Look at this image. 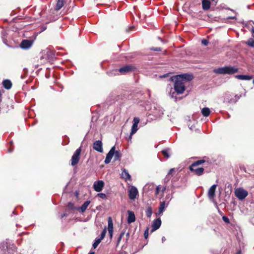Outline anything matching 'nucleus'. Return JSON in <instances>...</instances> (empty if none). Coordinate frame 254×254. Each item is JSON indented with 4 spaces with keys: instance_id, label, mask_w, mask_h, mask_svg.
<instances>
[{
    "instance_id": "2f4dec72",
    "label": "nucleus",
    "mask_w": 254,
    "mask_h": 254,
    "mask_svg": "<svg viewBox=\"0 0 254 254\" xmlns=\"http://www.w3.org/2000/svg\"><path fill=\"white\" fill-rule=\"evenodd\" d=\"M247 44L252 47H254V40L252 38L250 39L247 42Z\"/></svg>"
},
{
    "instance_id": "09e8293b",
    "label": "nucleus",
    "mask_w": 254,
    "mask_h": 254,
    "mask_svg": "<svg viewBox=\"0 0 254 254\" xmlns=\"http://www.w3.org/2000/svg\"><path fill=\"white\" fill-rule=\"evenodd\" d=\"M12 150H13V148H10V149H9L8 150V152H12Z\"/></svg>"
},
{
    "instance_id": "c85d7f7f",
    "label": "nucleus",
    "mask_w": 254,
    "mask_h": 254,
    "mask_svg": "<svg viewBox=\"0 0 254 254\" xmlns=\"http://www.w3.org/2000/svg\"><path fill=\"white\" fill-rule=\"evenodd\" d=\"M152 214V208L150 206H148L146 211L145 214L146 216L148 218H150Z\"/></svg>"
},
{
    "instance_id": "20e7f679",
    "label": "nucleus",
    "mask_w": 254,
    "mask_h": 254,
    "mask_svg": "<svg viewBox=\"0 0 254 254\" xmlns=\"http://www.w3.org/2000/svg\"><path fill=\"white\" fill-rule=\"evenodd\" d=\"M204 162L205 160L203 159L195 161L189 167V169L194 174L197 176H200L203 173L204 169L202 167L197 168V167Z\"/></svg>"
},
{
    "instance_id": "9d476101",
    "label": "nucleus",
    "mask_w": 254,
    "mask_h": 254,
    "mask_svg": "<svg viewBox=\"0 0 254 254\" xmlns=\"http://www.w3.org/2000/svg\"><path fill=\"white\" fill-rule=\"evenodd\" d=\"M128 197L131 200L135 199L138 193L137 188L134 186H131V188L128 190Z\"/></svg>"
},
{
    "instance_id": "39448f33",
    "label": "nucleus",
    "mask_w": 254,
    "mask_h": 254,
    "mask_svg": "<svg viewBox=\"0 0 254 254\" xmlns=\"http://www.w3.org/2000/svg\"><path fill=\"white\" fill-rule=\"evenodd\" d=\"M238 71V68L235 66H226L215 69L214 72L216 73L221 74H232Z\"/></svg>"
},
{
    "instance_id": "4be33fe9",
    "label": "nucleus",
    "mask_w": 254,
    "mask_h": 254,
    "mask_svg": "<svg viewBox=\"0 0 254 254\" xmlns=\"http://www.w3.org/2000/svg\"><path fill=\"white\" fill-rule=\"evenodd\" d=\"M2 85L5 89H10L12 86V83L10 80L5 79L2 81Z\"/></svg>"
},
{
    "instance_id": "603ef678",
    "label": "nucleus",
    "mask_w": 254,
    "mask_h": 254,
    "mask_svg": "<svg viewBox=\"0 0 254 254\" xmlns=\"http://www.w3.org/2000/svg\"><path fill=\"white\" fill-rule=\"evenodd\" d=\"M230 18H231V19H234V18H235V17H230Z\"/></svg>"
},
{
    "instance_id": "1a4fd4ad",
    "label": "nucleus",
    "mask_w": 254,
    "mask_h": 254,
    "mask_svg": "<svg viewBox=\"0 0 254 254\" xmlns=\"http://www.w3.org/2000/svg\"><path fill=\"white\" fill-rule=\"evenodd\" d=\"M40 61L41 63H44L49 61L51 52L48 50L43 51L41 53Z\"/></svg>"
},
{
    "instance_id": "c9c22d12",
    "label": "nucleus",
    "mask_w": 254,
    "mask_h": 254,
    "mask_svg": "<svg viewBox=\"0 0 254 254\" xmlns=\"http://www.w3.org/2000/svg\"><path fill=\"white\" fill-rule=\"evenodd\" d=\"M222 219L227 224H229L230 223V220H229V219L227 217V216H223L222 217Z\"/></svg>"
},
{
    "instance_id": "6e6552de",
    "label": "nucleus",
    "mask_w": 254,
    "mask_h": 254,
    "mask_svg": "<svg viewBox=\"0 0 254 254\" xmlns=\"http://www.w3.org/2000/svg\"><path fill=\"white\" fill-rule=\"evenodd\" d=\"M235 193L236 197L240 200L245 198L248 194V191L242 188L236 189Z\"/></svg>"
},
{
    "instance_id": "f03ea898",
    "label": "nucleus",
    "mask_w": 254,
    "mask_h": 254,
    "mask_svg": "<svg viewBox=\"0 0 254 254\" xmlns=\"http://www.w3.org/2000/svg\"><path fill=\"white\" fill-rule=\"evenodd\" d=\"M15 247L9 240L6 239L0 244V254H13Z\"/></svg>"
},
{
    "instance_id": "58836bf2",
    "label": "nucleus",
    "mask_w": 254,
    "mask_h": 254,
    "mask_svg": "<svg viewBox=\"0 0 254 254\" xmlns=\"http://www.w3.org/2000/svg\"><path fill=\"white\" fill-rule=\"evenodd\" d=\"M160 189H161V188H160V186H158L156 187V190H155V194L156 195L158 194V193L160 190Z\"/></svg>"
},
{
    "instance_id": "dca6fc26",
    "label": "nucleus",
    "mask_w": 254,
    "mask_h": 254,
    "mask_svg": "<svg viewBox=\"0 0 254 254\" xmlns=\"http://www.w3.org/2000/svg\"><path fill=\"white\" fill-rule=\"evenodd\" d=\"M108 230L110 236L112 238L113 234V223L111 217L108 218Z\"/></svg>"
},
{
    "instance_id": "7c9ffc66",
    "label": "nucleus",
    "mask_w": 254,
    "mask_h": 254,
    "mask_svg": "<svg viewBox=\"0 0 254 254\" xmlns=\"http://www.w3.org/2000/svg\"><path fill=\"white\" fill-rule=\"evenodd\" d=\"M1 35V38L3 40V43H5V44H6V39H5V37L6 36V35H7L6 32L4 31H2Z\"/></svg>"
},
{
    "instance_id": "5701e85b",
    "label": "nucleus",
    "mask_w": 254,
    "mask_h": 254,
    "mask_svg": "<svg viewBox=\"0 0 254 254\" xmlns=\"http://www.w3.org/2000/svg\"><path fill=\"white\" fill-rule=\"evenodd\" d=\"M64 0H58L55 7V9L57 11L61 9L64 5Z\"/></svg>"
},
{
    "instance_id": "e433bc0d",
    "label": "nucleus",
    "mask_w": 254,
    "mask_h": 254,
    "mask_svg": "<svg viewBox=\"0 0 254 254\" xmlns=\"http://www.w3.org/2000/svg\"><path fill=\"white\" fill-rule=\"evenodd\" d=\"M201 43L204 46H207L208 44V41L205 39H203L201 40Z\"/></svg>"
},
{
    "instance_id": "f257e3e1",
    "label": "nucleus",
    "mask_w": 254,
    "mask_h": 254,
    "mask_svg": "<svg viewBox=\"0 0 254 254\" xmlns=\"http://www.w3.org/2000/svg\"><path fill=\"white\" fill-rule=\"evenodd\" d=\"M171 80H174V91H171L170 96L172 98L176 100L177 94H182L186 89L185 83L187 81H190L193 79V76L189 74H183L177 75L171 78Z\"/></svg>"
},
{
    "instance_id": "9b49d317",
    "label": "nucleus",
    "mask_w": 254,
    "mask_h": 254,
    "mask_svg": "<svg viewBox=\"0 0 254 254\" xmlns=\"http://www.w3.org/2000/svg\"><path fill=\"white\" fill-rule=\"evenodd\" d=\"M134 69L135 68L133 66L127 64L120 68L119 69V71L122 74H126L133 71Z\"/></svg>"
},
{
    "instance_id": "f704fd0d",
    "label": "nucleus",
    "mask_w": 254,
    "mask_h": 254,
    "mask_svg": "<svg viewBox=\"0 0 254 254\" xmlns=\"http://www.w3.org/2000/svg\"><path fill=\"white\" fill-rule=\"evenodd\" d=\"M125 235V232H122L121 233L118 239V244L120 243L121 240H122V238L124 237Z\"/></svg>"
},
{
    "instance_id": "f8f14e48",
    "label": "nucleus",
    "mask_w": 254,
    "mask_h": 254,
    "mask_svg": "<svg viewBox=\"0 0 254 254\" xmlns=\"http://www.w3.org/2000/svg\"><path fill=\"white\" fill-rule=\"evenodd\" d=\"M104 186V182L101 180L95 182L93 184V188L97 192L101 191L103 190Z\"/></svg>"
},
{
    "instance_id": "4468645a",
    "label": "nucleus",
    "mask_w": 254,
    "mask_h": 254,
    "mask_svg": "<svg viewBox=\"0 0 254 254\" xmlns=\"http://www.w3.org/2000/svg\"><path fill=\"white\" fill-rule=\"evenodd\" d=\"M33 42L29 40H23L20 45V47L23 49H27L31 47Z\"/></svg>"
},
{
    "instance_id": "a878e982",
    "label": "nucleus",
    "mask_w": 254,
    "mask_h": 254,
    "mask_svg": "<svg viewBox=\"0 0 254 254\" xmlns=\"http://www.w3.org/2000/svg\"><path fill=\"white\" fill-rule=\"evenodd\" d=\"M165 202L164 201L161 202L159 207L158 214H159V215L161 214L163 212V211L165 209Z\"/></svg>"
},
{
    "instance_id": "f3484780",
    "label": "nucleus",
    "mask_w": 254,
    "mask_h": 254,
    "mask_svg": "<svg viewBox=\"0 0 254 254\" xmlns=\"http://www.w3.org/2000/svg\"><path fill=\"white\" fill-rule=\"evenodd\" d=\"M216 187L217 185H213L209 189L208 192V196L210 199H213L214 198Z\"/></svg>"
},
{
    "instance_id": "6ab92c4d",
    "label": "nucleus",
    "mask_w": 254,
    "mask_h": 254,
    "mask_svg": "<svg viewBox=\"0 0 254 254\" xmlns=\"http://www.w3.org/2000/svg\"><path fill=\"white\" fill-rule=\"evenodd\" d=\"M153 114L156 117H160L164 114V110L160 107H154Z\"/></svg>"
},
{
    "instance_id": "aec40b11",
    "label": "nucleus",
    "mask_w": 254,
    "mask_h": 254,
    "mask_svg": "<svg viewBox=\"0 0 254 254\" xmlns=\"http://www.w3.org/2000/svg\"><path fill=\"white\" fill-rule=\"evenodd\" d=\"M135 220V217L134 213L130 211H128L127 222L128 223H131Z\"/></svg>"
},
{
    "instance_id": "a18cd8bd",
    "label": "nucleus",
    "mask_w": 254,
    "mask_h": 254,
    "mask_svg": "<svg viewBox=\"0 0 254 254\" xmlns=\"http://www.w3.org/2000/svg\"><path fill=\"white\" fill-rule=\"evenodd\" d=\"M166 241V238H165V237H163L162 238V242L163 243V242H164V241Z\"/></svg>"
},
{
    "instance_id": "4c0bfd02",
    "label": "nucleus",
    "mask_w": 254,
    "mask_h": 254,
    "mask_svg": "<svg viewBox=\"0 0 254 254\" xmlns=\"http://www.w3.org/2000/svg\"><path fill=\"white\" fill-rule=\"evenodd\" d=\"M149 228H147L144 232V236L145 239H147L148 236Z\"/></svg>"
},
{
    "instance_id": "423d86ee",
    "label": "nucleus",
    "mask_w": 254,
    "mask_h": 254,
    "mask_svg": "<svg viewBox=\"0 0 254 254\" xmlns=\"http://www.w3.org/2000/svg\"><path fill=\"white\" fill-rule=\"evenodd\" d=\"M81 147L76 150L71 159V165L73 166L78 164L81 153Z\"/></svg>"
},
{
    "instance_id": "ddd939ff",
    "label": "nucleus",
    "mask_w": 254,
    "mask_h": 254,
    "mask_svg": "<svg viewBox=\"0 0 254 254\" xmlns=\"http://www.w3.org/2000/svg\"><path fill=\"white\" fill-rule=\"evenodd\" d=\"M93 148L100 152L102 153L103 152V144L101 140L95 141L93 144Z\"/></svg>"
},
{
    "instance_id": "7ed1b4c3",
    "label": "nucleus",
    "mask_w": 254,
    "mask_h": 254,
    "mask_svg": "<svg viewBox=\"0 0 254 254\" xmlns=\"http://www.w3.org/2000/svg\"><path fill=\"white\" fill-rule=\"evenodd\" d=\"M115 156L114 161L120 160L122 154L120 151H116L115 146L112 147L109 152L107 153L106 158L104 160V163L108 164L111 162V159L113 156Z\"/></svg>"
},
{
    "instance_id": "393cba45",
    "label": "nucleus",
    "mask_w": 254,
    "mask_h": 254,
    "mask_svg": "<svg viewBox=\"0 0 254 254\" xmlns=\"http://www.w3.org/2000/svg\"><path fill=\"white\" fill-rule=\"evenodd\" d=\"M90 203V201L87 200L85 202H84L83 204L81 205L80 209L82 213L85 211Z\"/></svg>"
},
{
    "instance_id": "0eeeda50",
    "label": "nucleus",
    "mask_w": 254,
    "mask_h": 254,
    "mask_svg": "<svg viewBox=\"0 0 254 254\" xmlns=\"http://www.w3.org/2000/svg\"><path fill=\"white\" fill-rule=\"evenodd\" d=\"M140 119L138 117H134L133 119V123L131 127L130 135L128 138V140L131 141L132 135L135 133L138 130V124L139 123Z\"/></svg>"
},
{
    "instance_id": "3c124183",
    "label": "nucleus",
    "mask_w": 254,
    "mask_h": 254,
    "mask_svg": "<svg viewBox=\"0 0 254 254\" xmlns=\"http://www.w3.org/2000/svg\"><path fill=\"white\" fill-rule=\"evenodd\" d=\"M252 32L253 33H254V27H253L252 29Z\"/></svg>"
},
{
    "instance_id": "cd10ccee",
    "label": "nucleus",
    "mask_w": 254,
    "mask_h": 254,
    "mask_svg": "<svg viewBox=\"0 0 254 254\" xmlns=\"http://www.w3.org/2000/svg\"><path fill=\"white\" fill-rule=\"evenodd\" d=\"M170 149L168 148L164 149L162 151L163 155L166 158H169L170 157Z\"/></svg>"
},
{
    "instance_id": "a19ab883",
    "label": "nucleus",
    "mask_w": 254,
    "mask_h": 254,
    "mask_svg": "<svg viewBox=\"0 0 254 254\" xmlns=\"http://www.w3.org/2000/svg\"><path fill=\"white\" fill-rule=\"evenodd\" d=\"M174 171V168L171 169L169 170V172L168 173V175L171 174Z\"/></svg>"
},
{
    "instance_id": "72a5a7b5",
    "label": "nucleus",
    "mask_w": 254,
    "mask_h": 254,
    "mask_svg": "<svg viewBox=\"0 0 254 254\" xmlns=\"http://www.w3.org/2000/svg\"><path fill=\"white\" fill-rule=\"evenodd\" d=\"M98 196H99L100 198L105 199L107 198V196L105 193H100L97 194Z\"/></svg>"
},
{
    "instance_id": "c03bdc74",
    "label": "nucleus",
    "mask_w": 254,
    "mask_h": 254,
    "mask_svg": "<svg viewBox=\"0 0 254 254\" xmlns=\"http://www.w3.org/2000/svg\"><path fill=\"white\" fill-rule=\"evenodd\" d=\"M72 206V204L71 203H70V202L68 203V206L69 207L71 208Z\"/></svg>"
},
{
    "instance_id": "de8ad7c7",
    "label": "nucleus",
    "mask_w": 254,
    "mask_h": 254,
    "mask_svg": "<svg viewBox=\"0 0 254 254\" xmlns=\"http://www.w3.org/2000/svg\"><path fill=\"white\" fill-rule=\"evenodd\" d=\"M235 254H241V251H238Z\"/></svg>"
},
{
    "instance_id": "473e14b6",
    "label": "nucleus",
    "mask_w": 254,
    "mask_h": 254,
    "mask_svg": "<svg viewBox=\"0 0 254 254\" xmlns=\"http://www.w3.org/2000/svg\"><path fill=\"white\" fill-rule=\"evenodd\" d=\"M106 232H107L106 228L105 227V228L103 229V230L102 231V232L101 234L100 238L99 239H101V240H102L104 238V237L106 235Z\"/></svg>"
},
{
    "instance_id": "b1692460",
    "label": "nucleus",
    "mask_w": 254,
    "mask_h": 254,
    "mask_svg": "<svg viewBox=\"0 0 254 254\" xmlns=\"http://www.w3.org/2000/svg\"><path fill=\"white\" fill-rule=\"evenodd\" d=\"M236 77L241 80H250L252 79L253 76L247 75H238L236 76Z\"/></svg>"
},
{
    "instance_id": "bb28decb",
    "label": "nucleus",
    "mask_w": 254,
    "mask_h": 254,
    "mask_svg": "<svg viewBox=\"0 0 254 254\" xmlns=\"http://www.w3.org/2000/svg\"><path fill=\"white\" fill-rule=\"evenodd\" d=\"M202 114L204 117H207L209 115L210 111L208 108H203L201 110Z\"/></svg>"
},
{
    "instance_id": "864d4df0",
    "label": "nucleus",
    "mask_w": 254,
    "mask_h": 254,
    "mask_svg": "<svg viewBox=\"0 0 254 254\" xmlns=\"http://www.w3.org/2000/svg\"><path fill=\"white\" fill-rule=\"evenodd\" d=\"M158 38L160 39L162 41H163L160 38V37H158Z\"/></svg>"
},
{
    "instance_id": "412c9836",
    "label": "nucleus",
    "mask_w": 254,
    "mask_h": 254,
    "mask_svg": "<svg viewBox=\"0 0 254 254\" xmlns=\"http://www.w3.org/2000/svg\"><path fill=\"white\" fill-rule=\"evenodd\" d=\"M210 2L208 0H203L202 1V8L204 10L209 9L210 7Z\"/></svg>"
},
{
    "instance_id": "4d7b16f0",
    "label": "nucleus",
    "mask_w": 254,
    "mask_h": 254,
    "mask_svg": "<svg viewBox=\"0 0 254 254\" xmlns=\"http://www.w3.org/2000/svg\"><path fill=\"white\" fill-rule=\"evenodd\" d=\"M253 23L254 24V23L253 22Z\"/></svg>"
},
{
    "instance_id": "a211bd4d",
    "label": "nucleus",
    "mask_w": 254,
    "mask_h": 254,
    "mask_svg": "<svg viewBox=\"0 0 254 254\" xmlns=\"http://www.w3.org/2000/svg\"><path fill=\"white\" fill-rule=\"evenodd\" d=\"M121 177L123 179H125L126 181H131V176L128 172L125 169L122 170Z\"/></svg>"
},
{
    "instance_id": "5fc2aeb1",
    "label": "nucleus",
    "mask_w": 254,
    "mask_h": 254,
    "mask_svg": "<svg viewBox=\"0 0 254 254\" xmlns=\"http://www.w3.org/2000/svg\"><path fill=\"white\" fill-rule=\"evenodd\" d=\"M21 78H24V76L23 75H21Z\"/></svg>"
},
{
    "instance_id": "8fccbe9b",
    "label": "nucleus",
    "mask_w": 254,
    "mask_h": 254,
    "mask_svg": "<svg viewBox=\"0 0 254 254\" xmlns=\"http://www.w3.org/2000/svg\"><path fill=\"white\" fill-rule=\"evenodd\" d=\"M88 254H94V252H90Z\"/></svg>"
},
{
    "instance_id": "79ce46f5",
    "label": "nucleus",
    "mask_w": 254,
    "mask_h": 254,
    "mask_svg": "<svg viewBox=\"0 0 254 254\" xmlns=\"http://www.w3.org/2000/svg\"><path fill=\"white\" fill-rule=\"evenodd\" d=\"M65 216H66V213H64L63 214H62L61 216V218H63V217H65Z\"/></svg>"
},
{
    "instance_id": "c756f323",
    "label": "nucleus",
    "mask_w": 254,
    "mask_h": 254,
    "mask_svg": "<svg viewBox=\"0 0 254 254\" xmlns=\"http://www.w3.org/2000/svg\"><path fill=\"white\" fill-rule=\"evenodd\" d=\"M101 241V240L99 238H96L92 245V247L94 249H95L97 248L98 245L100 243Z\"/></svg>"
},
{
    "instance_id": "ea45409f",
    "label": "nucleus",
    "mask_w": 254,
    "mask_h": 254,
    "mask_svg": "<svg viewBox=\"0 0 254 254\" xmlns=\"http://www.w3.org/2000/svg\"><path fill=\"white\" fill-rule=\"evenodd\" d=\"M151 50L155 51H161V50L160 48H152Z\"/></svg>"
},
{
    "instance_id": "6e6d98bb",
    "label": "nucleus",
    "mask_w": 254,
    "mask_h": 254,
    "mask_svg": "<svg viewBox=\"0 0 254 254\" xmlns=\"http://www.w3.org/2000/svg\"><path fill=\"white\" fill-rule=\"evenodd\" d=\"M253 83H254V80H253Z\"/></svg>"
},
{
    "instance_id": "49530a36",
    "label": "nucleus",
    "mask_w": 254,
    "mask_h": 254,
    "mask_svg": "<svg viewBox=\"0 0 254 254\" xmlns=\"http://www.w3.org/2000/svg\"><path fill=\"white\" fill-rule=\"evenodd\" d=\"M211 0L213 2L215 3V4H216L218 1V0Z\"/></svg>"
},
{
    "instance_id": "37998d69",
    "label": "nucleus",
    "mask_w": 254,
    "mask_h": 254,
    "mask_svg": "<svg viewBox=\"0 0 254 254\" xmlns=\"http://www.w3.org/2000/svg\"><path fill=\"white\" fill-rule=\"evenodd\" d=\"M166 189V187H163V188H162V193H164V192L165 191Z\"/></svg>"
},
{
    "instance_id": "2eb2a0df",
    "label": "nucleus",
    "mask_w": 254,
    "mask_h": 254,
    "mask_svg": "<svg viewBox=\"0 0 254 254\" xmlns=\"http://www.w3.org/2000/svg\"><path fill=\"white\" fill-rule=\"evenodd\" d=\"M161 225V220L160 218H158L155 220L153 224L152 225V229L151 230V232H153L156 230H157L158 229H159Z\"/></svg>"
}]
</instances>
